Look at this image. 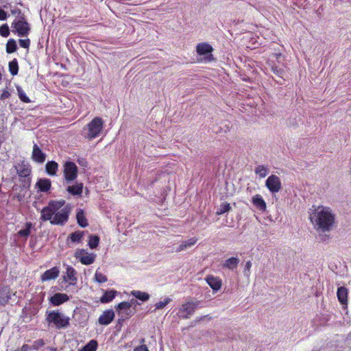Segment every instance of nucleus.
Returning a JSON list of instances; mask_svg holds the SVG:
<instances>
[{"instance_id":"obj_1","label":"nucleus","mask_w":351,"mask_h":351,"mask_svg":"<svg viewBox=\"0 0 351 351\" xmlns=\"http://www.w3.org/2000/svg\"><path fill=\"white\" fill-rule=\"evenodd\" d=\"M310 220L317 229L326 232L330 230L335 217L328 208L318 207L310 215Z\"/></svg>"},{"instance_id":"obj_2","label":"nucleus","mask_w":351,"mask_h":351,"mask_svg":"<svg viewBox=\"0 0 351 351\" xmlns=\"http://www.w3.org/2000/svg\"><path fill=\"white\" fill-rule=\"evenodd\" d=\"M104 121L100 117H95L86 126L84 127L82 135L92 140L98 137L104 128Z\"/></svg>"},{"instance_id":"obj_3","label":"nucleus","mask_w":351,"mask_h":351,"mask_svg":"<svg viewBox=\"0 0 351 351\" xmlns=\"http://www.w3.org/2000/svg\"><path fill=\"white\" fill-rule=\"evenodd\" d=\"M46 320L53 323L57 328H65L69 326V318L58 311L47 313Z\"/></svg>"},{"instance_id":"obj_4","label":"nucleus","mask_w":351,"mask_h":351,"mask_svg":"<svg viewBox=\"0 0 351 351\" xmlns=\"http://www.w3.org/2000/svg\"><path fill=\"white\" fill-rule=\"evenodd\" d=\"M202 301H188L181 305L177 313L178 316L182 319H189L195 313L197 308L202 307Z\"/></svg>"},{"instance_id":"obj_5","label":"nucleus","mask_w":351,"mask_h":351,"mask_svg":"<svg viewBox=\"0 0 351 351\" xmlns=\"http://www.w3.org/2000/svg\"><path fill=\"white\" fill-rule=\"evenodd\" d=\"M11 27L15 30L12 32H16L19 36H27L30 31L29 23L25 21L24 15L21 16L19 20H14Z\"/></svg>"},{"instance_id":"obj_6","label":"nucleus","mask_w":351,"mask_h":351,"mask_svg":"<svg viewBox=\"0 0 351 351\" xmlns=\"http://www.w3.org/2000/svg\"><path fill=\"white\" fill-rule=\"evenodd\" d=\"M70 211L71 208L69 206H66L60 211L55 213L54 217L50 221L51 223L53 225L64 224L68 221Z\"/></svg>"},{"instance_id":"obj_7","label":"nucleus","mask_w":351,"mask_h":351,"mask_svg":"<svg viewBox=\"0 0 351 351\" xmlns=\"http://www.w3.org/2000/svg\"><path fill=\"white\" fill-rule=\"evenodd\" d=\"M77 167L71 161H67L64 165V176L67 182H72L77 178Z\"/></svg>"},{"instance_id":"obj_8","label":"nucleus","mask_w":351,"mask_h":351,"mask_svg":"<svg viewBox=\"0 0 351 351\" xmlns=\"http://www.w3.org/2000/svg\"><path fill=\"white\" fill-rule=\"evenodd\" d=\"M213 51V47L207 43H199L196 46V52L199 56H204V59L208 61L214 60L212 52Z\"/></svg>"},{"instance_id":"obj_9","label":"nucleus","mask_w":351,"mask_h":351,"mask_svg":"<svg viewBox=\"0 0 351 351\" xmlns=\"http://www.w3.org/2000/svg\"><path fill=\"white\" fill-rule=\"evenodd\" d=\"M75 257L80 260V263L85 265L93 264L96 258V254L94 253L88 254L85 250H78L75 253Z\"/></svg>"},{"instance_id":"obj_10","label":"nucleus","mask_w":351,"mask_h":351,"mask_svg":"<svg viewBox=\"0 0 351 351\" xmlns=\"http://www.w3.org/2000/svg\"><path fill=\"white\" fill-rule=\"evenodd\" d=\"M265 186L272 193L278 192L282 188L281 181L276 175H271L267 178L265 181Z\"/></svg>"},{"instance_id":"obj_11","label":"nucleus","mask_w":351,"mask_h":351,"mask_svg":"<svg viewBox=\"0 0 351 351\" xmlns=\"http://www.w3.org/2000/svg\"><path fill=\"white\" fill-rule=\"evenodd\" d=\"M66 275L63 276V279L64 282L69 281V285H66L65 288H63V287H61V288L59 289V290H67V288L70 285H75L77 283V271L75 269L69 265H66Z\"/></svg>"},{"instance_id":"obj_12","label":"nucleus","mask_w":351,"mask_h":351,"mask_svg":"<svg viewBox=\"0 0 351 351\" xmlns=\"http://www.w3.org/2000/svg\"><path fill=\"white\" fill-rule=\"evenodd\" d=\"M119 317H123L126 319L130 317L133 315V311L131 309V304L128 302H122L119 303L117 307Z\"/></svg>"},{"instance_id":"obj_13","label":"nucleus","mask_w":351,"mask_h":351,"mask_svg":"<svg viewBox=\"0 0 351 351\" xmlns=\"http://www.w3.org/2000/svg\"><path fill=\"white\" fill-rule=\"evenodd\" d=\"M46 157V154L43 152L36 143H34L32 154V160L37 163L43 164L45 161Z\"/></svg>"},{"instance_id":"obj_14","label":"nucleus","mask_w":351,"mask_h":351,"mask_svg":"<svg viewBox=\"0 0 351 351\" xmlns=\"http://www.w3.org/2000/svg\"><path fill=\"white\" fill-rule=\"evenodd\" d=\"M348 289L345 287H340L337 289V296L339 302L344 309H346L348 306Z\"/></svg>"},{"instance_id":"obj_15","label":"nucleus","mask_w":351,"mask_h":351,"mask_svg":"<svg viewBox=\"0 0 351 351\" xmlns=\"http://www.w3.org/2000/svg\"><path fill=\"white\" fill-rule=\"evenodd\" d=\"M114 312L112 310H106L99 316L98 322L101 325L107 326L114 319Z\"/></svg>"},{"instance_id":"obj_16","label":"nucleus","mask_w":351,"mask_h":351,"mask_svg":"<svg viewBox=\"0 0 351 351\" xmlns=\"http://www.w3.org/2000/svg\"><path fill=\"white\" fill-rule=\"evenodd\" d=\"M68 300H69V297L66 294L61 293H55L49 298L50 303L54 306H60Z\"/></svg>"},{"instance_id":"obj_17","label":"nucleus","mask_w":351,"mask_h":351,"mask_svg":"<svg viewBox=\"0 0 351 351\" xmlns=\"http://www.w3.org/2000/svg\"><path fill=\"white\" fill-rule=\"evenodd\" d=\"M205 280L214 291H217L221 289V280L219 278L208 275Z\"/></svg>"},{"instance_id":"obj_18","label":"nucleus","mask_w":351,"mask_h":351,"mask_svg":"<svg viewBox=\"0 0 351 351\" xmlns=\"http://www.w3.org/2000/svg\"><path fill=\"white\" fill-rule=\"evenodd\" d=\"M60 273L58 267H53L44 272L41 276L42 281H47L56 278Z\"/></svg>"},{"instance_id":"obj_19","label":"nucleus","mask_w":351,"mask_h":351,"mask_svg":"<svg viewBox=\"0 0 351 351\" xmlns=\"http://www.w3.org/2000/svg\"><path fill=\"white\" fill-rule=\"evenodd\" d=\"M252 203L254 206L261 212L266 210V203L261 195H256L252 197Z\"/></svg>"},{"instance_id":"obj_20","label":"nucleus","mask_w":351,"mask_h":351,"mask_svg":"<svg viewBox=\"0 0 351 351\" xmlns=\"http://www.w3.org/2000/svg\"><path fill=\"white\" fill-rule=\"evenodd\" d=\"M36 186L40 191L48 192L51 189V182L48 178H40L36 182Z\"/></svg>"},{"instance_id":"obj_21","label":"nucleus","mask_w":351,"mask_h":351,"mask_svg":"<svg viewBox=\"0 0 351 351\" xmlns=\"http://www.w3.org/2000/svg\"><path fill=\"white\" fill-rule=\"evenodd\" d=\"M117 293L118 292L114 289L105 291L104 295L100 298V302L103 304L108 303L116 297Z\"/></svg>"},{"instance_id":"obj_22","label":"nucleus","mask_w":351,"mask_h":351,"mask_svg":"<svg viewBox=\"0 0 351 351\" xmlns=\"http://www.w3.org/2000/svg\"><path fill=\"white\" fill-rule=\"evenodd\" d=\"M83 189V184L82 183H76L74 185L68 186L66 188L67 192L72 195H79L80 196L82 193Z\"/></svg>"},{"instance_id":"obj_23","label":"nucleus","mask_w":351,"mask_h":351,"mask_svg":"<svg viewBox=\"0 0 351 351\" xmlns=\"http://www.w3.org/2000/svg\"><path fill=\"white\" fill-rule=\"evenodd\" d=\"M58 169V164L53 160L48 161L45 165V170L48 175L56 176Z\"/></svg>"},{"instance_id":"obj_24","label":"nucleus","mask_w":351,"mask_h":351,"mask_svg":"<svg viewBox=\"0 0 351 351\" xmlns=\"http://www.w3.org/2000/svg\"><path fill=\"white\" fill-rule=\"evenodd\" d=\"M197 241V239L195 237L191 238L188 241H185L182 242L180 245L176 248V252H180L181 251L185 250L189 247L194 245Z\"/></svg>"},{"instance_id":"obj_25","label":"nucleus","mask_w":351,"mask_h":351,"mask_svg":"<svg viewBox=\"0 0 351 351\" xmlns=\"http://www.w3.org/2000/svg\"><path fill=\"white\" fill-rule=\"evenodd\" d=\"M76 218L77 221V223L82 228H85L88 226V223L87 222V219L86 218L84 212L82 209H79L76 214Z\"/></svg>"},{"instance_id":"obj_26","label":"nucleus","mask_w":351,"mask_h":351,"mask_svg":"<svg viewBox=\"0 0 351 351\" xmlns=\"http://www.w3.org/2000/svg\"><path fill=\"white\" fill-rule=\"evenodd\" d=\"M239 263V259L238 258L231 257L224 262V263L223 264V267L233 270L234 269L237 267Z\"/></svg>"},{"instance_id":"obj_27","label":"nucleus","mask_w":351,"mask_h":351,"mask_svg":"<svg viewBox=\"0 0 351 351\" xmlns=\"http://www.w3.org/2000/svg\"><path fill=\"white\" fill-rule=\"evenodd\" d=\"M55 214V213L47 206H45L43 208L41 211V217L40 219L43 221H47V220H51L53 219V215Z\"/></svg>"},{"instance_id":"obj_28","label":"nucleus","mask_w":351,"mask_h":351,"mask_svg":"<svg viewBox=\"0 0 351 351\" xmlns=\"http://www.w3.org/2000/svg\"><path fill=\"white\" fill-rule=\"evenodd\" d=\"M65 204V201L63 199L59 201L51 200L49 202L48 207H49L54 213H57L58 210L61 208Z\"/></svg>"},{"instance_id":"obj_29","label":"nucleus","mask_w":351,"mask_h":351,"mask_svg":"<svg viewBox=\"0 0 351 351\" xmlns=\"http://www.w3.org/2000/svg\"><path fill=\"white\" fill-rule=\"evenodd\" d=\"M131 294L135 297L136 299H138L142 302L147 301L150 297L149 293L141 291H132Z\"/></svg>"},{"instance_id":"obj_30","label":"nucleus","mask_w":351,"mask_h":351,"mask_svg":"<svg viewBox=\"0 0 351 351\" xmlns=\"http://www.w3.org/2000/svg\"><path fill=\"white\" fill-rule=\"evenodd\" d=\"M97 347V341L92 339L81 349V351H96Z\"/></svg>"},{"instance_id":"obj_31","label":"nucleus","mask_w":351,"mask_h":351,"mask_svg":"<svg viewBox=\"0 0 351 351\" xmlns=\"http://www.w3.org/2000/svg\"><path fill=\"white\" fill-rule=\"evenodd\" d=\"M18 49L16 40L10 38L8 40L6 44V52L8 53H12L15 52Z\"/></svg>"},{"instance_id":"obj_32","label":"nucleus","mask_w":351,"mask_h":351,"mask_svg":"<svg viewBox=\"0 0 351 351\" xmlns=\"http://www.w3.org/2000/svg\"><path fill=\"white\" fill-rule=\"evenodd\" d=\"M255 173L261 178H265L269 173V169L264 165H258L254 169Z\"/></svg>"},{"instance_id":"obj_33","label":"nucleus","mask_w":351,"mask_h":351,"mask_svg":"<svg viewBox=\"0 0 351 351\" xmlns=\"http://www.w3.org/2000/svg\"><path fill=\"white\" fill-rule=\"evenodd\" d=\"M100 238L95 234H90L89 236L88 246L90 249H95L97 247L99 243Z\"/></svg>"},{"instance_id":"obj_34","label":"nucleus","mask_w":351,"mask_h":351,"mask_svg":"<svg viewBox=\"0 0 351 351\" xmlns=\"http://www.w3.org/2000/svg\"><path fill=\"white\" fill-rule=\"evenodd\" d=\"M9 71L11 75H16L19 72V64L16 58L9 62Z\"/></svg>"},{"instance_id":"obj_35","label":"nucleus","mask_w":351,"mask_h":351,"mask_svg":"<svg viewBox=\"0 0 351 351\" xmlns=\"http://www.w3.org/2000/svg\"><path fill=\"white\" fill-rule=\"evenodd\" d=\"M16 90H17L18 95H19V97L21 99V101H22L24 103H29L31 101L29 98L26 95L25 91L23 90V88L21 86H17Z\"/></svg>"},{"instance_id":"obj_36","label":"nucleus","mask_w":351,"mask_h":351,"mask_svg":"<svg viewBox=\"0 0 351 351\" xmlns=\"http://www.w3.org/2000/svg\"><path fill=\"white\" fill-rule=\"evenodd\" d=\"M31 170L26 167L25 165H21L17 169V174L20 178L29 176Z\"/></svg>"},{"instance_id":"obj_37","label":"nucleus","mask_w":351,"mask_h":351,"mask_svg":"<svg viewBox=\"0 0 351 351\" xmlns=\"http://www.w3.org/2000/svg\"><path fill=\"white\" fill-rule=\"evenodd\" d=\"M231 209L230 204L229 203L225 202L220 205V206L218 208L216 214L217 215H221L224 214L226 212L230 211Z\"/></svg>"},{"instance_id":"obj_38","label":"nucleus","mask_w":351,"mask_h":351,"mask_svg":"<svg viewBox=\"0 0 351 351\" xmlns=\"http://www.w3.org/2000/svg\"><path fill=\"white\" fill-rule=\"evenodd\" d=\"M84 235V232L75 231L69 235V238L73 243L80 242Z\"/></svg>"},{"instance_id":"obj_39","label":"nucleus","mask_w":351,"mask_h":351,"mask_svg":"<svg viewBox=\"0 0 351 351\" xmlns=\"http://www.w3.org/2000/svg\"><path fill=\"white\" fill-rule=\"evenodd\" d=\"M32 227V224L31 222L26 223L25 228L19 230V234L22 237H28L31 233Z\"/></svg>"},{"instance_id":"obj_40","label":"nucleus","mask_w":351,"mask_h":351,"mask_svg":"<svg viewBox=\"0 0 351 351\" xmlns=\"http://www.w3.org/2000/svg\"><path fill=\"white\" fill-rule=\"evenodd\" d=\"M271 70L275 75H276L280 78H282V75L285 73V71L283 69L279 68L275 64H273L271 65Z\"/></svg>"},{"instance_id":"obj_41","label":"nucleus","mask_w":351,"mask_h":351,"mask_svg":"<svg viewBox=\"0 0 351 351\" xmlns=\"http://www.w3.org/2000/svg\"><path fill=\"white\" fill-rule=\"evenodd\" d=\"M95 279L99 283H104L108 280L107 277L98 271L95 274Z\"/></svg>"},{"instance_id":"obj_42","label":"nucleus","mask_w":351,"mask_h":351,"mask_svg":"<svg viewBox=\"0 0 351 351\" xmlns=\"http://www.w3.org/2000/svg\"><path fill=\"white\" fill-rule=\"evenodd\" d=\"M0 35L5 38L10 35V29L7 24H3L0 27Z\"/></svg>"},{"instance_id":"obj_43","label":"nucleus","mask_w":351,"mask_h":351,"mask_svg":"<svg viewBox=\"0 0 351 351\" xmlns=\"http://www.w3.org/2000/svg\"><path fill=\"white\" fill-rule=\"evenodd\" d=\"M171 300L169 298H166L164 301H160L155 304L156 309H162L167 305Z\"/></svg>"},{"instance_id":"obj_44","label":"nucleus","mask_w":351,"mask_h":351,"mask_svg":"<svg viewBox=\"0 0 351 351\" xmlns=\"http://www.w3.org/2000/svg\"><path fill=\"white\" fill-rule=\"evenodd\" d=\"M21 185L23 188H29L30 186L31 178L29 176L20 178Z\"/></svg>"},{"instance_id":"obj_45","label":"nucleus","mask_w":351,"mask_h":351,"mask_svg":"<svg viewBox=\"0 0 351 351\" xmlns=\"http://www.w3.org/2000/svg\"><path fill=\"white\" fill-rule=\"evenodd\" d=\"M19 45L21 47L25 49H28L30 45V40L29 38L27 39H20L19 40Z\"/></svg>"},{"instance_id":"obj_46","label":"nucleus","mask_w":351,"mask_h":351,"mask_svg":"<svg viewBox=\"0 0 351 351\" xmlns=\"http://www.w3.org/2000/svg\"><path fill=\"white\" fill-rule=\"evenodd\" d=\"M251 267H252V263H251V261H249L245 263V265L244 267L243 274L245 276H250Z\"/></svg>"},{"instance_id":"obj_47","label":"nucleus","mask_w":351,"mask_h":351,"mask_svg":"<svg viewBox=\"0 0 351 351\" xmlns=\"http://www.w3.org/2000/svg\"><path fill=\"white\" fill-rule=\"evenodd\" d=\"M10 93L8 90H4L0 96V100L8 99L10 97Z\"/></svg>"},{"instance_id":"obj_48","label":"nucleus","mask_w":351,"mask_h":351,"mask_svg":"<svg viewBox=\"0 0 351 351\" xmlns=\"http://www.w3.org/2000/svg\"><path fill=\"white\" fill-rule=\"evenodd\" d=\"M8 17V13L0 8V20L5 21Z\"/></svg>"},{"instance_id":"obj_49","label":"nucleus","mask_w":351,"mask_h":351,"mask_svg":"<svg viewBox=\"0 0 351 351\" xmlns=\"http://www.w3.org/2000/svg\"><path fill=\"white\" fill-rule=\"evenodd\" d=\"M134 351H149L146 345H141L134 348Z\"/></svg>"},{"instance_id":"obj_50","label":"nucleus","mask_w":351,"mask_h":351,"mask_svg":"<svg viewBox=\"0 0 351 351\" xmlns=\"http://www.w3.org/2000/svg\"><path fill=\"white\" fill-rule=\"evenodd\" d=\"M45 343L43 339H38L34 341V345L33 349H36V346H44Z\"/></svg>"},{"instance_id":"obj_51","label":"nucleus","mask_w":351,"mask_h":351,"mask_svg":"<svg viewBox=\"0 0 351 351\" xmlns=\"http://www.w3.org/2000/svg\"><path fill=\"white\" fill-rule=\"evenodd\" d=\"M31 349V347L27 344H23L20 348V351H28Z\"/></svg>"},{"instance_id":"obj_52","label":"nucleus","mask_w":351,"mask_h":351,"mask_svg":"<svg viewBox=\"0 0 351 351\" xmlns=\"http://www.w3.org/2000/svg\"><path fill=\"white\" fill-rule=\"evenodd\" d=\"M11 13H12V14H21V10H20V9L16 8V9H14V10H11Z\"/></svg>"},{"instance_id":"obj_53","label":"nucleus","mask_w":351,"mask_h":351,"mask_svg":"<svg viewBox=\"0 0 351 351\" xmlns=\"http://www.w3.org/2000/svg\"><path fill=\"white\" fill-rule=\"evenodd\" d=\"M128 302L131 304V307H132V306H136V305L138 304V303L137 300H136V299H134V298H132V299L130 300V302Z\"/></svg>"},{"instance_id":"obj_54","label":"nucleus","mask_w":351,"mask_h":351,"mask_svg":"<svg viewBox=\"0 0 351 351\" xmlns=\"http://www.w3.org/2000/svg\"><path fill=\"white\" fill-rule=\"evenodd\" d=\"M125 319H126V318H125V317H119V318L118 319V321H117L118 324L121 326Z\"/></svg>"},{"instance_id":"obj_55","label":"nucleus","mask_w":351,"mask_h":351,"mask_svg":"<svg viewBox=\"0 0 351 351\" xmlns=\"http://www.w3.org/2000/svg\"><path fill=\"white\" fill-rule=\"evenodd\" d=\"M79 163L82 165H85V163H86V162H84V161H80L78 160Z\"/></svg>"},{"instance_id":"obj_56","label":"nucleus","mask_w":351,"mask_h":351,"mask_svg":"<svg viewBox=\"0 0 351 351\" xmlns=\"http://www.w3.org/2000/svg\"><path fill=\"white\" fill-rule=\"evenodd\" d=\"M277 82H278V83H279V84H282V82L281 81H277Z\"/></svg>"},{"instance_id":"obj_57","label":"nucleus","mask_w":351,"mask_h":351,"mask_svg":"<svg viewBox=\"0 0 351 351\" xmlns=\"http://www.w3.org/2000/svg\"><path fill=\"white\" fill-rule=\"evenodd\" d=\"M1 80V74L0 73V81Z\"/></svg>"}]
</instances>
